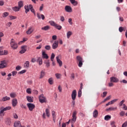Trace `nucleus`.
<instances>
[{
    "label": "nucleus",
    "mask_w": 127,
    "mask_h": 127,
    "mask_svg": "<svg viewBox=\"0 0 127 127\" xmlns=\"http://www.w3.org/2000/svg\"><path fill=\"white\" fill-rule=\"evenodd\" d=\"M11 109V107L7 106L6 107H1L0 108V117H3L4 116V112L5 111H9Z\"/></svg>",
    "instance_id": "f257e3e1"
},
{
    "label": "nucleus",
    "mask_w": 127,
    "mask_h": 127,
    "mask_svg": "<svg viewBox=\"0 0 127 127\" xmlns=\"http://www.w3.org/2000/svg\"><path fill=\"white\" fill-rule=\"evenodd\" d=\"M49 23L51 24V25H52V26H54V27H55V28L58 30H61L62 29V26L57 24L55 22H54V21H49Z\"/></svg>",
    "instance_id": "f03ea898"
},
{
    "label": "nucleus",
    "mask_w": 127,
    "mask_h": 127,
    "mask_svg": "<svg viewBox=\"0 0 127 127\" xmlns=\"http://www.w3.org/2000/svg\"><path fill=\"white\" fill-rule=\"evenodd\" d=\"M10 44V46H11V48H12V49H13L14 50L15 49H17V47H18L17 43H16L15 42V41H14L13 40V39H12L11 40Z\"/></svg>",
    "instance_id": "7ed1b4c3"
},
{
    "label": "nucleus",
    "mask_w": 127,
    "mask_h": 127,
    "mask_svg": "<svg viewBox=\"0 0 127 127\" xmlns=\"http://www.w3.org/2000/svg\"><path fill=\"white\" fill-rule=\"evenodd\" d=\"M76 60L78 62V67H82V66H83V62H84V61H83V59H82V57H81V56H77Z\"/></svg>",
    "instance_id": "20e7f679"
},
{
    "label": "nucleus",
    "mask_w": 127,
    "mask_h": 127,
    "mask_svg": "<svg viewBox=\"0 0 127 127\" xmlns=\"http://www.w3.org/2000/svg\"><path fill=\"white\" fill-rule=\"evenodd\" d=\"M46 113H44L43 114V119H46V116L48 118L50 117V111L48 108L46 109Z\"/></svg>",
    "instance_id": "39448f33"
},
{
    "label": "nucleus",
    "mask_w": 127,
    "mask_h": 127,
    "mask_svg": "<svg viewBox=\"0 0 127 127\" xmlns=\"http://www.w3.org/2000/svg\"><path fill=\"white\" fill-rule=\"evenodd\" d=\"M39 99L40 103H41L42 104H43V103H46V97H44L43 94L40 95L39 96Z\"/></svg>",
    "instance_id": "423d86ee"
},
{
    "label": "nucleus",
    "mask_w": 127,
    "mask_h": 127,
    "mask_svg": "<svg viewBox=\"0 0 127 127\" xmlns=\"http://www.w3.org/2000/svg\"><path fill=\"white\" fill-rule=\"evenodd\" d=\"M21 50L20 51L19 53L21 54H23V53H25L26 52V50H27V46L24 45L21 47Z\"/></svg>",
    "instance_id": "0eeeda50"
},
{
    "label": "nucleus",
    "mask_w": 127,
    "mask_h": 127,
    "mask_svg": "<svg viewBox=\"0 0 127 127\" xmlns=\"http://www.w3.org/2000/svg\"><path fill=\"white\" fill-rule=\"evenodd\" d=\"M27 106L30 112H32L33 109L35 108V105L32 103H27Z\"/></svg>",
    "instance_id": "6e6552de"
},
{
    "label": "nucleus",
    "mask_w": 127,
    "mask_h": 127,
    "mask_svg": "<svg viewBox=\"0 0 127 127\" xmlns=\"http://www.w3.org/2000/svg\"><path fill=\"white\" fill-rule=\"evenodd\" d=\"M110 82L112 83H119L120 79L115 76H112L110 77Z\"/></svg>",
    "instance_id": "1a4fd4ad"
},
{
    "label": "nucleus",
    "mask_w": 127,
    "mask_h": 127,
    "mask_svg": "<svg viewBox=\"0 0 127 127\" xmlns=\"http://www.w3.org/2000/svg\"><path fill=\"white\" fill-rule=\"evenodd\" d=\"M60 58H61V55H59L56 57L57 63L59 64L60 67H61L63 64V63H62V61L60 60Z\"/></svg>",
    "instance_id": "9d476101"
},
{
    "label": "nucleus",
    "mask_w": 127,
    "mask_h": 127,
    "mask_svg": "<svg viewBox=\"0 0 127 127\" xmlns=\"http://www.w3.org/2000/svg\"><path fill=\"white\" fill-rule=\"evenodd\" d=\"M25 8V13H27L30 10L31 8H32V4H29V5H26L24 6Z\"/></svg>",
    "instance_id": "9b49d317"
},
{
    "label": "nucleus",
    "mask_w": 127,
    "mask_h": 127,
    "mask_svg": "<svg viewBox=\"0 0 127 127\" xmlns=\"http://www.w3.org/2000/svg\"><path fill=\"white\" fill-rule=\"evenodd\" d=\"M77 112L76 111H74L72 114V119H71V123L73 124L76 122V120H77Z\"/></svg>",
    "instance_id": "f8f14e48"
},
{
    "label": "nucleus",
    "mask_w": 127,
    "mask_h": 127,
    "mask_svg": "<svg viewBox=\"0 0 127 127\" xmlns=\"http://www.w3.org/2000/svg\"><path fill=\"white\" fill-rule=\"evenodd\" d=\"M42 58L43 59H48L49 58V56L47 54H46V52L45 51H42Z\"/></svg>",
    "instance_id": "ddd939ff"
},
{
    "label": "nucleus",
    "mask_w": 127,
    "mask_h": 127,
    "mask_svg": "<svg viewBox=\"0 0 127 127\" xmlns=\"http://www.w3.org/2000/svg\"><path fill=\"white\" fill-rule=\"evenodd\" d=\"M34 31V29H33V27H30L28 28L27 31L26 32V34L29 35L32 33Z\"/></svg>",
    "instance_id": "4468645a"
},
{
    "label": "nucleus",
    "mask_w": 127,
    "mask_h": 127,
    "mask_svg": "<svg viewBox=\"0 0 127 127\" xmlns=\"http://www.w3.org/2000/svg\"><path fill=\"white\" fill-rule=\"evenodd\" d=\"M37 63L39 65V66H41L42 64H43V60H42V58L38 57L36 60Z\"/></svg>",
    "instance_id": "2eb2a0df"
},
{
    "label": "nucleus",
    "mask_w": 127,
    "mask_h": 127,
    "mask_svg": "<svg viewBox=\"0 0 127 127\" xmlns=\"http://www.w3.org/2000/svg\"><path fill=\"white\" fill-rule=\"evenodd\" d=\"M6 61L5 60L2 61L0 64V69L6 67Z\"/></svg>",
    "instance_id": "dca6fc26"
},
{
    "label": "nucleus",
    "mask_w": 127,
    "mask_h": 127,
    "mask_svg": "<svg viewBox=\"0 0 127 127\" xmlns=\"http://www.w3.org/2000/svg\"><path fill=\"white\" fill-rule=\"evenodd\" d=\"M76 97H77V91L76 90H73L71 94L72 100H76Z\"/></svg>",
    "instance_id": "f3484780"
},
{
    "label": "nucleus",
    "mask_w": 127,
    "mask_h": 127,
    "mask_svg": "<svg viewBox=\"0 0 127 127\" xmlns=\"http://www.w3.org/2000/svg\"><path fill=\"white\" fill-rule=\"evenodd\" d=\"M7 51H4L2 50V47H0V56L7 55Z\"/></svg>",
    "instance_id": "a211bd4d"
},
{
    "label": "nucleus",
    "mask_w": 127,
    "mask_h": 127,
    "mask_svg": "<svg viewBox=\"0 0 127 127\" xmlns=\"http://www.w3.org/2000/svg\"><path fill=\"white\" fill-rule=\"evenodd\" d=\"M64 9L66 12H72V7L69 5H66Z\"/></svg>",
    "instance_id": "6ab92c4d"
},
{
    "label": "nucleus",
    "mask_w": 127,
    "mask_h": 127,
    "mask_svg": "<svg viewBox=\"0 0 127 127\" xmlns=\"http://www.w3.org/2000/svg\"><path fill=\"white\" fill-rule=\"evenodd\" d=\"M5 124L7 126H10L11 124V120L10 118H7L5 119Z\"/></svg>",
    "instance_id": "aec40b11"
},
{
    "label": "nucleus",
    "mask_w": 127,
    "mask_h": 127,
    "mask_svg": "<svg viewBox=\"0 0 127 127\" xmlns=\"http://www.w3.org/2000/svg\"><path fill=\"white\" fill-rule=\"evenodd\" d=\"M17 105V99L16 98L13 99L12 100V107H16Z\"/></svg>",
    "instance_id": "412c9836"
},
{
    "label": "nucleus",
    "mask_w": 127,
    "mask_h": 127,
    "mask_svg": "<svg viewBox=\"0 0 127 127\" xmlns=\"http://www.w3.org/2000/svg\"><path fill=\"white\" fill-rule=\"evenodd\" d=\"M53 49H56L58 48V41H55V42L52 45Z\"/></svg>",
    "instance_id": "4be33fe9"
},
{
    "label": "nucleus",
    "mask_w": 127,
    "mask_h": 127,
    "mask_svg": "<svg viewBox=\"0 0 127 127\" xmlns=\"http://www.w3.org/2000/svg\"><path fill=\"white\" fill-rule=\"evenodd\" d=\"M37 16L39 19H41L42 18L43 20H44V19L45 18V16H44V15L42 14H40L38 13L37 14Z\"/></svg>",
    "instance_id": "5701e85b"
},
{
    "label": "nucleus",
    "mask_w": 127,
    "mask_h": 127,
    "mask_svg": "<svg viewBox=\"0 0 127 127\" xmlns=\"http://www.w3.org/2000/svg\"><path fill=\"white\" fill-rule=\"evenodd\" d=\"M20 8L18 7V6H16L12 7V10L15 12H17V11H19L20 10Z\"/></svg>",
    "instance_id": "b1692460"
},
{
    "label": "nucleus",
    "mask_w": 127,
    "mask_h": 127,
    "mask_svg": "<svg viewBox=\"0 0 127 127\" xmlns=\"http://www.w3.org/2000/svg\"><path fill=\"white\" fill-rule=\"evenodd\" d=\"M52 116L53 117V120L54 123H55V121L56 120V112H55V111H52Z\"/></svg>",
    "instance_id": "393cba45"
},
{
    "label": "nucleus",
    "mask_w": 127,
    "mask_h": 127,
    "mask_svg": "<svg viewBox=\"0 0 127 127\" xmlns=\"http://www.w3.org/2000/svg\"><path fill=\"white\" fill-rule=\"evenodd\" d=\"M10 100V97L5 96L3 97L0 101V102H5L6 101H9Z\"/></svg>",
    "instance_id": "a878e982"
},
{
    "label": "nucleus",
    "mask_w": 127,
    "mask_h": 127,
    "mask_svg": "<svg viewBox=\"0 0 127 127\" xmlns=\"http://www.w3.org/2000/svg\"><path fill=\"white\" fill-rule=\"evenodd\" d=\"M26 99L28 102L29 103H33V97L26 96Z\"/></svg>",
    "instance_id": "bb28decb"
},
{
    "label": "nucleus",
    "mask_w": 127,
    "mask_h": 127,
    "mask_svg": "<svg viewBox=\"0 0 127 127\" xmlns=\"http://www.w3.org/2000/svg\"><path fill=\"white\" fill-rule=\"evenodd\" d=\"M14 127H21V124H20V122L17 121V122H15L14 124Z\"/></svg>",
    "instance_id": "cd10ccee"
},
{
    "label": "nucleus",
    "mask_w": 127,
    "mask_h": 127,
    "mask_svg": "<svg viewBox=\"0 0 127 127\" xmlns=\"http://www.w3.org/2000/svg\"><path fill=\"white\" fill-rule=\"evenodd\" d=\"M44 76H45V71L42 70L40 73L39 79H43L44 77Z\"/></svg>",
    "instance_id": "c85d7f7f"
},
{
    "label": "nucleus",
    "mask_w": 127,
    "mask_h": 127,
    "mask_svg": "<svg viewBox=\"0 0 127 127\" xmlns=\"http://www.w3.org/2000/svg\"><path fill=\"white\" fill-rule=\"evenodd\" d=\"M98 115H99V112H98V110H95L93 113V116L94 118H97Z\"/></svg>",
    "instance_id": "c756f323"
},
{
    "label": "nucleus",
    "mask_w": 127,
    "mask_h": 127,
    "mask_svg": "<svg viewBox=\"0 0 127 127\" xmlns=\"http://www.w3.org/2000/svg\"><path fill=\"white\" fill-rule=\"evenodd\" d=\"M44 64H46V67H47V68H49V67H50V62H49V60L45 61Z\"/></svg>",
    "instance_id": "7c9ffc66"
},
{
    "label": "nucleus",
    "mask_w": 127,
    "mask_h": 127,
    "mask_svg": "<svg viewBox=\"0 0 127 127\" xmlns=\"http://www.w3.org/2000/svg\"><path fill=\"white\" fill-rule=\"evenodd\" d=\"M18 7H19L20 8V9H21V7H23V1L21 0V1H19L18 2Z\"/></svg>",
    "instance_id": "2f4dec72"
},
{
    "label": "nucleus",
    "mask_w": 127,
    "mask_h": 127,
    "mask_svg": "<svg viewBox=\"0 0 127 127\" xmlns=\"http://www.w3.org/2000/svg\"><path fill=\"white\" fill-rule=\"evenodd\" d=\"M69 1L73 5L76 6L78 4V2L75 0H69Z\"/></svg>",
    "instance_id": "473e14b6"
},
{
    "label": "nucleus",
    "mask_w": 127,
    "mask_h": 127,
    "mask_svg": "<svg viewBox=\"0 0 127 127\" xmlns=\"http://www.w3.org/2000/svg\"><path fill=\"white\" fill-rule=\"evenodd\" d=\"M29 61H26L24 64V67L25 68H28L29 67Z\"/></svg>",
    "instance_id": "72a5a7b5"
},
{
    "label": "nucleus",
    "mask_w": 127,
    "mask_h": 127,
    "mask_svg": "<svg viewBox=\"0 0 127 127\" xmlns=\"http://www.w3.org/2000/svg\"><path fill=\"white\" fill-rule=\"evenodd\" d=\"M117 107H110L109 108H108L106 109L107 112H109V111H115L117 110Z\"/></svg>",
    "instance_id": "f704fd0d"
},
{
    "label": "nucleus",
    "mask_w": 127,
    "mask_h": 127,
    "mask_svg": "<svg viewBox=\"0 0 127 127\" xmlns=\"http://www.w3.org/2000/svg\"><path fill=\"white\" fill-rule=\"evenodd\" d=\"M55 76L57 79H61V77H62V75L60 73H57L55 74Z\"/></svg>",
    "instance_id": "c9c22d12"
},
{
    "label": "nucleus",
    "mask_w": 127,
    "mask_h": 127,
    "mask_svg": "<svg viewBox=\"0 0 127 127\" xmlns=\"http://www.w3.org/2000/svg\"><path fill=\"white\" fill-rule=\"evenodd\" d=\"M71 35H72V32L70 31L67 32V33L66 34L67 38L68 39H69L70 38V37L71 36Z\"/></svg>",
    "instance_id": "e433bc0d"
},
{
    "label": "nucleus",
    "mask_w": 127,
    "mask_h": 127,
    "mask_svg": "<svg viewBox=\"0 0 127 127\" xmlns=\"http://www.w3.org/2000/svg\"><path fill=\"white\" fill-rule=\"evenodd\" d=\"M9 14V13L7 12H4V13H2V17H6V16H8V15Z\"/></svg>",
    "instance_id": "4c0bfd02"
},
{
    "label": "nucleus",
    "mask_w": 127,
    "mask_h": 127,
    "mask_svg": "<svg viewBox=\"0 0 127 127\" xmlns=\"http://www.w3.org/2000/svg\"><path fill=\"white\" fill-rule=\"evenodd\" d=\"M9 96L11 98H15V97H16V93L14 92L11 93H10Z\"/></svg>",
    "instance_id": "58836bf2"
},
{
    "label": "nucleus",
    "mask_w": 127,
    "mask_h": 127,
    "mask_svg": "<svg viewBox=\"0 0 127 127\" xmlns=\"http://www.w3.org/2000/svg\"><path fill=\"white\" fill-rule=\"evenodd\" d=\"M54 58H55V54L54 53H52L51 56V61H54Z\"/></svg>",
    "instance_id": "ea45409f"
},
{
    "label": "nucleus",
    "mask_w": 127,
    "mask_h": 127,
    "mask_svg": "<svg viewBox=\"0 0 127 127\" xmlns=\"http://www.w3.org/2000/svg\"><path fill=\"white\" fill-rule=\"evenodd\" d=\"M111 116L110 115H106L105 118H104V120L105 121H109V120H111Z\"/></svg>",
    "instance_id": "a19ab883"
},
{
    "label": "nucleus",
    "mask_w": 127,
    "mask_h": 127,
    "mask_svg": "<svg viewBox=\"0 0 127 127\" xmlns=\"http://www.w3.org/2000/svg\"><path fill=\"white\" fill-rule=\"evenodd\" d=\"M48 82L49 83V84L50 85H53V78H52V77L48 79Z\"/></svg>",
    "instance_id": "79ce46f5"
},
{
    "label": "nucleus",
    "mask_w": 127,
    "mask_h": 127,
    "mask_svg": "<svg viewBox=\"0 0 127 127\" xmlns=\"http://www.w3.org/2000/svg\"><path fill=\"white\" fill-rule=\"evenodd\" d=\"M70 78L71 80H74L75 79V73L74 72L71 73Z\"/></svg>",
    "instance_id": "37998d69"
},
{
    "label": "nucleus",
    "mask_w": 127,
    "mask_h": 127,
    "mask_svg": "<svg viewBox=\"0 0 127 127\" xmlns=\"http://www.w3.org/2000/svg\"><path fill=\"white\" fill-rule=\"evenodd\" d=\"M50 28L49 26H46L42 28V30H48Z\"/></svg>",
    "instance_id": "c03bdc74"
},
{
    "label": "nucleus",
    "mask_w": 127,
    "mask_h": 127,
    "mask_svg": "<svg viewBox=\"0 0 127 127\" xmlns=\"http://www.w3.org/2000/svg\"><path fill=\"white\" fill-rule=\"evenodd\" d=\"M9 17L10 20H13V19H16V18H17V17L15 16H12V15H10Z\"/></svg>",
    "instance_id": "a18cd8bd"
},
{
    "label": "nucleus",
    "mask_w": 127,
    "mask_h": 127,
    "mask_svg": "<svg viewBox=\"0 0 127 127\" xmlns=\"http://www.w3.org/2000/svg\"><path fill=\"white\" fill-rule=\"evenodd\" d=\"M126 115V112H125V111H121L120 113V115L121 116V117H124V116H125Z\"/></svg>",
    "instance_id": "49530a36"
},
{
    "label": "nucleus",
    "mask_w": 127,
    "mask_h": 127,
    "mask_svg": "<svg viewBox=\"0 0 127 127\" xmlns=\"http://www.w3.org/2000/svg\"><path fill=\"white\" fill-rule=\"evenodd\" d=\"M44 7V4H42L40 6V8H39L40 11H42V10H43Z\"/></svg>",
    "instance_id": "de8ad7c7"
},
{
    "label": "nucleus",
    "mask_w": 127,
    "mask_h": 127,
    "mask_svg": "<svg viewBox=\"0 0 127 127\" xmlns=\"http://www.w3.org/2000/svg\"><path fill=\"white\" fill-rule=\"evenodd\" d=\"M26 93H27V94H31V88H29L27 89Z\"/></svg>",
    "instance_id": "09e8293b"
},
{
    "label": "nucleus",
    "mask_w": 127,
    "mask_h": 127,
    "mask_svg": "<svg viewBox=\"0 0 127 127\" xmlns=\"http://www.w3.org/2000/svg\"><path fill=\"white\" fill-rule=\"evenodd\" d=\"M125 100H123L122 101H121L120 103H119V106L122 107V106H123L124 103H125Z\"/></svg>",
    "instance_id": "8fccbe9b"
},
{
    "label": "nucleus",
    "mask_w": 127,
    "mask_h": 127,
    "mask_svg": "<svg viewBox=\"0 0 127 127\" xmlns=\"http://www.w3.org/2000/svg\"><path fill=\"white\" fill-rule=\"evenodd\" d=\"M31 10V12H33L34 14H35V10H34V9L33 8V6L32 5V8L30 9Z\"/></svg>",
    "instance_id": "3c124183"
},
{
    "label": "nucleus",
    "mask_w": 127,
    "mask_h": 127,
    "mask_svg": "<svg viewBox=\"0 0 127 127\" xmlns=\"http://www.w3.org/2000/svg\"><path fill=\"white\" fill-rule=\"evenodd\" d=\"M114 82H110L108 83L109 87H114Z\"/></svg>",
    "instance_id": "603ef678"
},
{
    "label": "nucleus",
    "mask_w": 127,
    "mask_h": 127,
    "mask_svg": "<svg viewBox=\"0 0 127 127\" xmlns=\"http://www.w3.org/2000/svg\"><path fill=\"white\" fill-rule=\"evenodd\" d=\"M45 48L46 50H50L51 47H50V46H46L45 47Z\"/></svg>",
    "instance_id": "864d4df0"
},
{
    "label": "nucleus",
    "mask_w": 127,
    "mask_h": 127,
    "mask_svg": "<svg viewBox=\"0 0 127 127\" xmlns=\"http://www.w3.org/2000/svg\"><path fill=\"white\" fill-rule=\"evenodd\" d=\"M78 96L79 98L82 96V90H79L78 92Z\"/></svg>",
    "instance_id": "5fc2aeb1"
},
{
    "label": "nucleus",
    "mask_w": 127,
    "mask_h": 127,
    "mask_svg": "<svg viewBox=\"0 0 127 127\" xmlns=\"http://www.w3.org/2000/svg\"><path fill=\"white\" fill-rule=\"evenodd\" d=\"M14 119H18V116H17V114L13 113V114Z\"/></svg>",
    "instance_id": "6e6d98bb"
},
{
    "label": "nucleus",
    "mask_w": 127,
    "mask_h": 127,
    "mask_svg": "<svg viewBox=\"0 0 127 127\" xmlns=\"http://www.w3.org/2000/svg\"><path fill=\"white\" fill-rule=\"evenodd\" d=\"M118 101V99H114L110 101V103L111 105H113V104H114V103H116Z\"/></svg>",
    "instance_id": "4d7b16f0"
},
{
    "label": "nucleus",
    "mask_w": 127,
    "mask_h": 127,
    "mask_svg": "<svg viewBox=\"0 0 127 127\" xmlns=\"http://www.w3.org/2000/svg\"><path fill=\"white\" fill-rule=\"evenodd\" d=\"M16 74H17V71H12V75L13 76H16Z\"/></svg>",
    "instance_id": "13d9d810"
},
{
    "label": "nucleus",
    "mask_w": 127,
    "mask_h": 127,
    "mask_svg": "<svg viewBox=\"0 0 127 127\" xmlns=\"http://www.w3.org/2000/svg\"><path fill=\"white\" fill-rule=\"evenodd\" d=\"M119 30L120 32H123V31H124V27H120Z\"/></svg>",
    "instance_id": "bf43d9fd"
},
{
    "label": "nucleus",
    "mask_w": 127,
    "mask_h": 127,
    "mask_svg": "<svg viewBox=\"0 0 127 127\" xmlns=\"http://www.w3.org/2000/svg\"><path fill=\"white\" fill-rule=\"evenodd\" d=\"M20 69H21V67L19 65H18L16 67V70L17 71H19V70H20Z\"/></svg>",
    "instance_id": "052dcab7"
},
{
    "label": "nucleus",
    "mask_w": 127,
    "mask_h": 127,
    "mask_svg": "<svg viewBox=\"0 0 127 127\" xmlns=\"http://www.w3.org/2000/svg\"><path fill=\"white\" fill-rule=\"evenodd\" d=\"M111 126L112 127H116V125H115V122H111Z\"/></svg>",
    "instance_id": "680f3d73"
},
{
    "label": "nucleus",
    "mask_w": 127,
    "mask_h": 127,
    "mask_svg": "<svg viewBox=\"0 0 127 127\" xmlns=\"http://www.w3.org/2000/svg\"><path fill=\"white\" fill-rule=\"evenodd\" d=\"M68 22H69V24H70L71 25H72L73 24V22H72V18L68 19Z\"/></svg>",
    "instance_id": "e2e57ef3"
},
{
    "label": "nucleus",
    "mask_w": 127,
    "mask_h": 127,
    "mask_svg": "<svg viewBox=\"0 0 127 127\" xmlns=\"http://www.w3.org/2000/svg\"><path fill=\"white\" fill-rule=\"evenodd\" d=\"M61 21H62L63 22L65 21V18H64V16H61Z\"/></svg>",
    "instance_id": "0e129e2a"
},
{
    "label": "nucleus",
    "mask_w": 127,
    "mask_h": 127,
    "mask_svg": "<svg viewBox=\"0 0 127 127\" xmlns=\"http://www.w3.org/2000/svg\"><path fill=\"white\" fill-rule=\"evenodd\" d=\"M127 127V121L125 123H124L123 125H122V127Z\"/></svg>",
    "instance_id": "69168bd1"
},
{
    "label": "nucleus",
    "mask_w": 127,
    "mask_h": 127,
    "mask_svg": "<svg viewBox=\"0 0 127 127\" xmlns=\"http://www.w3.org/2000/svg\"><path fill=\"white\" fill-rule=\"evenodd\" d=\"M119 20H120V21H121L122 22H123L124 21V17H123L122 16H120Z\"/></svg>",
    "instance_id": "338daca9"
},
{
    "label": "nucleus",
    "mask_w": 127,
    "mask_h": 127,
    "mask_svg": "<svg viewBox=\"0 0 127 127\" xmlns=\"http://www.w3.org/2000/svg\"><path fill=\"white\" fill-rule=\"evenodd\" d=\"M123 109L124 110H125L126 111H127V105H126V104H123Z\"/></svg>",
    "instance_id": "774afa93"
}]
</instances>
